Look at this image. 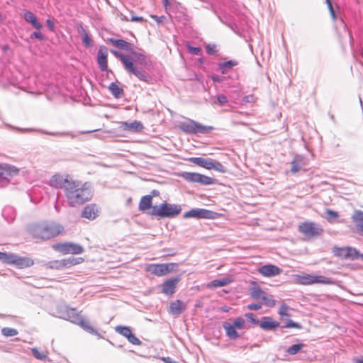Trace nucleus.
I'll use <instances>...</instances> for the list:
<instances>
[{
	"instance_id": "1",
	"label": "nucleus",
	"mask_w": 363,
	"mask_h": 363,
	"mask_svg": "<svg viewBox=\"0 0 363 363\" xmlns=\"http://www.w3.org/2000/svg\"><path fill=\"white\" fill-rule=\"evenodd\" d=\"M65 196L69 206L76 207L91 200L93 189L91 183L77 180L70 182L65 188Z\"/></svg>"
},
{
	"instance_id": "2",
	"label": "nucleus",
	"mask_w": 363,
	"mask_h": 363,
	"mask_svg": "<svg viewBox=\"0 0 363 363\" xmlns=\"http://www.w3.org/2000/svg\"><path fill=\"white\" fill-rule=\"evenodd\" d=\"M28 231L35 239L45 240L57 236L64 230V228L52 221L33 223L28 226Z\"/></svg>"
},
{
	"instance_id": "3",
	"label": "nucleus",
	"mask_w": 363,
	"mask_h": 363,
	"mask_svg": "<svg viewBox=\"0 0 363 363\" xmlns=\"http://www.w3.org/2000/svg\"><path fill=\"white\" fill-rule=\"evenodd\" d=\"M181 211L180 205L164 202L160 205L152 206L150 214L160 218H173L179 215Z\"/></svg>"
},
{
	"instance_id": "4",
	"label": "nucleus",
	"mask_w": 363,
	"mask_h": 363,
	"mask_svg": "<svg viewBox=\"0 0 363 363\" xmlns=\"http://www.w3.org/2000/svg\"><path fill=\"white\" fill-rule=\"evenodd\" d=\"M114 55L120 59L123 63L125 69L131 74L135 75L140 80L143 82H148L150 79L149 75L141 69H138L136 65H134L133 60L128 56L119 53L117 51H112Z\"/></svg>"
},
{
	"instance_id": "5",
	"label": "nucleus",
	"mask_w": 363,
	"mask_h": 363,
	"mask_svg": "<svg viewBox=\"0 0 363 363\" xmlns=\"http://www.w3.org/2000/svg\"><path fill=\"white\" fill-rule=\"evenodd\" d=\"M295 282L301 285H313L315 284L330 285L335 283L332 278L316 274H296Z\"/></svg>"
},
{
	"instance_id": "6",
	"label": "nucleus",
	"mask_w": 363,
	"mask_h": 363,
	"mask_svg": "<svg viewBox=\"0 0 363 363\" xmlns=\"http://www.w3.org/2000/svg\"><path fill=\"white\" fill-rule=\"evenodd\" d=\"M179 128L189 134H206L213 129L212 126L203 125L194 120L187 119L182 122Z\"/></svg>"
},
{
	"instance_id": "7",
	"label": "nucleus",
	"mask_w": 363,
	"mask_h": 363,
	"mask_svg": "<svg viewBox=\"0 0 363 363\" xmlns=\"http://www.w3.org/2000/svg\"><path fill=\"white\" fill-rule=\"evenodd\" d=\"M298 230L299 233L308 239L318 237L323 233L322 227L312 221H306L300 223L298 226Z\"/></svg>"
},
{
	"instance_id": "8",
	"label": "nucleus",
	"mask_w": 363,
	"mask_h": 363,
	"mask_svg": "<svg viewBox=\"0 0 363 363\" xmlns=\"http://www.w3.org/2000/svg\"><path fill=\"white\" fill-rule=\"evenodd\" d=\"M19 169L13 165L0 164V186H4L10 183L11 179L18 175Z\"/></svg>"
},
{
	"instance_id": "9",
	"label": "nucleus",
	"mask_w": 363,
	"mask_h": 363,
	"mask_svg": "<svg viewBox=\"0 0 363 363\" xmlns=\"http://www.w3.org/2000/svg\"><path fill=\"white\" fill-rule=\"evenodd\" d=\"M333 252L335 256L342 259L355 260L361 258L363 259V254H360L359 251L354 247H334Z\"/></svg>"
},
{
	"instance_id": "10",
	"label": "nucleus",
	"mask_w": 363,
	"mask_h": 363,
	"mask_svg": "<svg viewBox=\"0 0 363 363\" xmlns=\"http://www.w3.org/2000/svg\"><path fill=\"white\" fill-rule=\"evenodd\" d=\"M176 266L175 263L150 264L147 266L146 270L155 276L162 277L173 272Z\"/></svg>"
},
{
	"instance_id": "11",
	"label": "nucleus",
	"mask_w": 363,
	"mask_h": 363,
	"mask_svg": "<svg viewBox=\"0 0 363 363\" xmlns=\"http://www.w3.org/2000/svg\"><path fill=\"white\" fill-rule=\"evenodd\" d=\"M218 213L204 208H192L190 211L185 212L183 215L184 218H194L196 219L204 218V219H215L217 217Z\"/></svg>"
},
{
	"instance_id": "12",
	"label": "nucleus",
	"mask_w": 363,
	"mask_h": 363,
	"mask_svg": "<svg viewBox=\"0 0 363 363\" xmlns=\"http://www.w3.org/2000/svg\"><path fill=\"white\" fill-rule=\"evenodd\" d=\"M53 248L63 255L73 254L80 255L84 252V248L79 244L73 242L59 243L53 245Z\"/></svg>"
},
{
	"instance_id": "13",
	"label": "nucleus",
	"mask_w": 363,
	"mask_h": 363,
	"mask_svg": "<svg viewBox=\"0 0 363 363\" xmlns=\"http://www.w3.org/2000/svg\"><path fill=\"white\" fill-rule=\"evenodd\" d=\"M182 177L187 182L199 183L204 185L212 184L214 182V179L199 173L184 172Z\"/></svg>"
},
{
	"instance_id": "14",
	"label": "nucleus",
	"mask_w": 363,
	"mask_h": 363,
	"mask_svg": "<svg viewBox=\"0 0 363 363\" xmlns=\"http://www.w3.org/2000/svg\"><path fill=\"white\" fill-rule=\"evenodd\" d=\"M73 179H69L68 174L62 175L60 174H55L52 175L49 179L48 184L55 189H63L65 191L66 186Z\"/></svg>"
},
{
	"instance_id": "15",
	"label": "nucleus",
	"mask_w": 363,
	"mask_h": 363,
	"mask_svg": "<svg viewBox=\"0 0 363 363\" xmlns=\"http://www.w3.org/2000/svg\"><path fill=\"white\" fill-rule=\"evenodd\" d=\"M33 260L28 257H21L14 253H11L9 264L15 265L19 269L27 268L33 265Z\"/></svg>"
},
{
	"instance_id": "16",
	"label": "nucleus",
	"mask_w": 363,
	"mask_h": 363,
	"mask_svg": "<svg viewBox=\"0 0 363 363\" xmlns=\"http://www.w3.org/2000/svg\"><path fill=\"white\" fill-rule=\"evenodd\" d=\"M282 270L274 264H265L258 269V272L265 277H272L281 273Z\"/></svg>"
},
{
	"instance_id": "17",
	"label": "nucleus",
	"mask_w": 363,
	"mask_h": 363,
	"mask_svg": "<svg viewBox=\"0 0 363 363\" xmlns=\"http://www.w3.org/2000/svg\"><path fill=\"white\" fill-rule=\"evenodd\" d=\"M179 281V277L172 278L164 281L162 285V292L165 295L172 296L175 292Z\"/></svg>"
},
{
	"instance_id": "18",
	"label": "nucleus",
	"mask_w": 363,
	"mask_h": 363,
	"mask_svg": "<svg viewBox=\"0 0 363 363\" xmlns=\"http://www.w3.org/2000/svg\"><path fill=\"white\" fill-rule=\"evenodd\" d=\"M107 56L106 48L105 47H100L97 53V63L100 69L103 72L108 69Z\"/></svg>"
},
{
	"instance_id": "19",
	"label": "nucleus",
	"mask_w": 363,
	"mask_h": 363,
	"mask_svg": "<svg viewBox=\"0 0 363 363\" xmlns=\"http://www.w3.org/2000/svg\"><path fill=\"white\" fill-rule=\"evenodd\" d=\"M279 326V323L271 317L265 316L262 319L259 327L264 330H274Z\"/></svg>"
},
{
	"instance_id": "20",
	"label": "nucleus",
	"mask_w": 363,
	"mask_h": 363,
	"mask_svg": "<svg viewBox=\"0 0 363 363\" xmlns=\"http://www.w3.org/2000/svg\"><path fill=\"white\" fill-rule=\"evenodd\" d=\"M186 309V305L180 300H176L170 303L169 313L172 315H178Z\"/></svg>"
},
{
	"instance_id": "21",
	"label": "nucleus",
	"mask_w": 363,
	"mask_h": 363,
	"mask_svg": "<svg viewBox=\"0 0 363 363\" xmlns=\"http://www.w3.org/2000/svg\"><path fill=\"white\" fill-rule=\"evenodd\" d=\"M357 232L361 235L363 233V211H355L352 216Z\"/></svg>"
},
{
	"instance_id": "22",
	"label": "nucleus",
	"mask_w": 363,
	"mask_h": 363,
	"mask_svg": "<svg viewBox=\"0 0 363 363\" xmlns=\"http://www.w3.org/2000/svg\"><path fill=\"white\" fill-rule=\"evenodd\" d=\"M81 315L74 308H67L66 311L61 315V318L77 324Z\"/></svg>"
},
{
	"instance_id": "23",
	"label": "nucleus",
	"mask_w": 363,
	"mask_h": 363,
	"mask_svg": "<svg viewBox=\"0 0 363 363\" xmlns=\"http://www.w3.org/2000/svg\"><path fill=\"white\" fill-rule=\"evenodd\" d=\"M291 172L294 174L297 173L306 164L304 157L302 155H296L291 161Z\"/></svg>"
},
{
	"instance_id": "24",
	"label": "nucleus",
	"mask_w": 363,
	"mask_h": 363,
	"mask_svg": "<svg viewBox=\"0 0 363 363\" xmlns=\"http://www.w3.org/2000/svg\"><path fill=\"white\" fill-rule=\"evenodd\" d=\"M189 162L198 166L202 167L207 169H211V163L213 160L211 158L204 157H191L189 159Z\"/></svg>"
},
{
	"instance_id": "25",
	"label": "nucleus",
	"mask_w": 363,
	"mask_h": 363,
	"mask_svg": "<svg viewBox=\"0 0 363 363\" xmlns=\"http://www.w3.org/2000/svg\"><path fill=\"white\" fill-rule=\"evenodd\" d=\"M121 127L125 130L134 131V132L140 131L143 129V124L141 123V122L138 121H134L130 123L123 122Z\"/></svg>"
},
{
	"instance_id": "26",
	"label": "nucleus",
	"mask_w": 363,
	"mask_h": 363,
	"mask_svg": "<svg viewBox=\"0 0 363 363\" xmlns=\"http://www.w3.org/2000/svg\"><path fill=\"white\" fill-rule=\"evenodd\" d=\"M223 327L225 330L226 335L231 340H236L239 337V334L237 332V329L228 322H224Z\"/></svg>"
},
{
	"instance_id": "27",
	"label": "nucleus",
	"mask_w": 363,
	"mask_h": 363,
	"mask_svg": "<svg viewBox=\"0 0 363 363\" xmlns=\"http://www.w3.org/2000/svg\"><path fill=\"white\" fill-rule=\"evenodd\" d=\"M97 210L95 205L85 206L82 212V216L85 218L93 220L96 217Z\"/></svg>"
},
{
	"instance_id": "28",
	"label": "nucleus",
	"mask_w": 363,
	"mask_h": 363,
	"mask_svg": "<svg viewBox=\"0 0 363 363\" xmlns=\"http://www.w3.org/2000/svg\"><path fill=\"white\" fill-rule=\"evenodd\" d=\"M109 42H111L114 46L125 50L126 51L130 52L132 51V45L123 40V39H115V38H110L108 39Z\"/></svg>"
},
{
	"instance_id": "29",
	"label": "nucleus",
	"mask_w": 363,
	"mask_h": 363,
	"mask_svg": "<svg viewBox=\"0 0 363 363\" xmlns=\"http://www.w3.org/2000/svg\"><path fill=\"white\" fill-rule=\"evenodd\" d=\"M78 33L82 37V40L85 47H90L92 45V39L89 33L82 26L78 27Z\"/></svg>"
},
{
	"instance_id": "30",
	"label": "nucleus",
	"mask_w": 363,
	"mask_h": 363,
	"mask_svg": "<svg viewBox=\"0 0 363 363\" xmlns=\"http://www.w3.org/2000/svg\"><path fill=\"white\" fill-rule=\"evenodd\" d=\"M77 325H79L82 328H83L85 331L89 333L97 335V331L90 325L89 320L83 318L82 315L79 319Z\"/></svg>"
},
{
	"instance_id": "31",
	"label": "nucleus",
	"mask_w": 363,
	"mask_h": 363,
	"mask_svg": "<svg viewBox=\"0 0 363 363\" xmlns=\"http://www.w3.org/2000/svg\"><path fill=\"white\" fill-rule=\"evenodd\" d=\"M152 197L150 195L143 196L139 203V209L142 211H146L150 208L152 209Z\"/></svg>"
},
{
	"instance_id": "32",
	"label": "nucleus",
	"mask_w": 363,
	"mask_h": 363,
	"mask_svg": "<svg viewBox=\"0 0 363 363\" xmlns=\"http://www.w3.org/2000/svg\"><path fill=\"white\" fill-rule=\"evenodd\" d=\"M84 261L82 257H68L61 259L62 269L68 268L72 266L82 263Z\"/></svg>"
},
{
	"instance_id": "33",
	"label": "nucleus",
	"mask_w": 363,
	"mask_h": 363,
	"mask_svg": "<svg viewBox=\"0 0 363 363\" xmlns=\"http://www.w3.org/2000/svg\"><path fill=\"white\" fill-rule=\"evenodd\" d=\"M231 282H232V279L230 277H224L220 279L213 280L208 284V287L217 288V287L225 286Z\"/></svg>"
},
{
	"instance_id": "34",
	"label": "nucleus",
	"mask_w": 363,
	"mask_h": 363,
	"mask_svg": "<svg viewBox=\"0 0 363 363\" xmlns=\"http://www.w3.org/2000/svg\"><path fill=\"white\" fill-rule=\"evenodd\" d=\"M2 215L8 222H12L16 218L15 209L11 206H6L3 209Z\"/></svg>"
},
{
	"instance_id": "35",
	"label": "nucleus",
	"mask_w": 363,
	"mask_h": 363,
	"mask_svg": "<svg viewBox=\"0 0 363 363\" xmlns=\"http://www.w3.org/2000/svg\"><path fill=\"white\" fill-rule=\"evenodd\" d=\"M130 52L133 57V60L136 63H138L142 66H144V67H145L147 65L148 60L145 55H144L143 54L135 52L133 50H132V51H130Z\"/></svg>"
},
{
	"instance_id": "36",
	"label": "nucleus",
	"mask_w": 363,
	"mask_h": 363,
	"mask_svg": "<svg viewBox=\"0 0 363 363\" xmlns=\"http://www.w3.org/2000/svg\"><path fill=\"white\" fill-rule=\"evenodd\" d=\"M109 90L113 96L116 98H121L123 94V90L116 83L112 82L109 85Z\"/></svg>"
},
{
	"instance_id": "37",
	"label": "nucleus",
	"mask_w": 363,
	"mask_h": 363,
	"mask_svg": "<svg viewBox=\"0 0 363 363\" xmlns=\"http://www.w3.org/2000/svg\"><path fill=\"white\" fill-rule=\"evenodd\" d=\"M115 330L116 333L125 337L126 339L130 337V336L132 335L130 328L128 326L118 325L115 328Z\"/></svg>"
},
{
	"instance_id": "38",
	"label": "nucleus",
	"mask_w": 363,
	"mask_h": 363,
	"mask_svg": "<svg viewBox=\"0 0 363 363\" xmlns=\"http://www.w3.org/2000/svg\"><path fill=\"white\" fill-rule=\"evenodd\" d=\"M115 330L116 333L125 337L126 339L130 337V336L132 335L130 328L128 326L118 325L115 328Z\"/></svg>"
},
{
	"instance_id": "39",
	"label": "nucleus",
	"mask_w": 363,
	"mask_h": 363,
	"mask_svg": "<svg viewBox=\"0 0 363 363\" xmlns=\"http://www.w3.org/2000/svg\"><path fill=\"white\" fill-rule=\"evenodd\" d=\"M43 267L46 269H62V262L61 260H52L43 263Z\"/></svg>"
},
{
	"instance_id": "40",
	"label": "nucleus",
	"mask_w": 363,
	"mask_h": 363,
	"mask_svg": "<svg viewBox=\"0 0 363 363\" xmlns=\"http://www.w3.org/2000/svg\"><path fill=\"white\" fill-rule=\"evenodd\" d=\"M267 293L262 290V289L259 286L253 287L251 289V296L255 299H262L264 298V295Z\"/></svg>"
},
{
	"instance_id": "41",
	"label": "nucleus",
	"mask_w": 363,
	"mask_h": 363,
	"mask_svg": "<svg viewBox=\"0 0 363 363\" xmlns=\"http://www.w3.org/2000/svg\"><path fill=\"white\" fill-rule=\"evenodd\" d=\"M303 347V345H302V344L293 345L290 346L289 347H288V349L286 350V352L291 355L296 354L298 352H299L301 350Z\"/></svg>"
},
{
	"instance_id": "42",
	"label": "nucleus",
	"mask_w": 363,
	"mask_h": 363,
	"mask_svg": "<svg viewBox=\"0 0 363 363\" xmlns=\"http://www.w3.org/2000/svg\"><path fill=\"white\" fill-rule=\"evenodd\" d=\"M1 334L5 337H13L18 334V330L11 328H3L1 329Z\"/></svg>"
},
{
	"instance_id": "43",
	"label": "nucleus",
	"mask_w": 363,
	"mask_h": 363,
	"mask_svg": "<svg viewBox=\"0 0 363 363\" xmlns=\"http://www.w3.org/2000/svg\"><path fill=\"white\" fill-rule=\"evenodd\" d=\"M237 330H241L242 328H245V320L241 318H237L234 320V321L231 323Z\"/></svg>"
},
{
	"instance_id": "44",
	"label": "nucleus",
	"mask_w": 363,
	"mask_h": 363,
	"mask_svg": "<svg viewBox=\"0 0 363 363\" xmlns=\"http://www.w3.org/2000/svg\"><path fill=\"white\" fill-rule=\"evenodd\" d=\"M211 166H213L211 167V169H213L221 173L226 172V168L220 162L214 161L213 160Z\"/></svg>"
},
{
	"instance_id": "45",
	"label": "nucleus",
	"mask_w": 363,
	"mask_h": 363,
	"mask_svg": "<svg viewBox=\"0 0 363 363\" xmlns=\"http://www.w3.org/2000/svg\"><path fill=\"white\" fill-rule=\"evenodd\" d=\"M33 355L38 359L43 360L47 357V353L40 352L37 348L31 349Z\"/></svg>"
},
{
	"instance_id": "46",
	"label": "nucleus",
	"mask_w": 363,
	"mask_h": 363,
	"mask_svg": "<svg viewBox=\"0 0 363 363\" xmlns=\"http://www.w3.org/2000/svg\"><path fill=\"white\" fill-rule=\"evenodd\" d=\"M262 300L264 301V304L268 307H273L276 304V301L274 300L272 296H269L267 294L264 295V298H262Z\"/></svg>"
},
{
	"instance_id": "47",
	"label": "nucleus",
	"mask_w": 363,
	"mask_h": 363,
	"mask_svg": "<svg viewBox=\"0 0 363 363\" xmlns=\"http://www.w3.org/2000/svg\"><path fill=\"white\" fill-rule=\"evenodd\" d=\"M289 307L286 303H282L279 307L278 313L281 317H284V316L288 317L290 315L289 313Z\"/></svg>"
},
{
	"instance_id": "48",
	"label": "nucleus",
	"mask_w": 363,
	"mask_h": 363,
	"mask_svg": "<svg viewBox=\"0 0 363 363\" xmlns=\"http://www.w3.org/2000/svg\"><path fill=\"white\" fill-rule=\"evenodd\" d=\"M326 213L328 215L327 219L329 222H333L334 219L338 217L337 212L330 209H327Z\"/></svg>"
},
{
	"instance_id": "49",
	"label": "nucleus",
	"mask_w": 363,
	"mask_h": 363,
	"mask_svg": "<svg viewBox=\"0 0 363 363\" xmlns=\"http://www.w3.org/2000/svg\"><path fill=\"white\" fill-rule=\"evenodd\" d=\"M245 316L252 324L257 325L259 323V320L254 315L253 313H247L245 314Z\"/></svg>"
},
{
	"instance_id": "50",
	"label": "nucleus",
	"mask_w": 363,
	"mask_h": 363,
	"mask_svg": "<svg viewBox=\"0 0 363 363\" xmlns=\"http://www.w3.org/2000/svg\"><path fill=\"white\" fill-rule=\"evenodd\" d=\"M238 65V62L236 61H234V60H228L227 62H223V63H220L219 65V66L221 67V68H232L233 67L235 66Z\"/></svg>"
},
{
	"instance_id": "51",
	"label": "nucleus",
	"mask_w": 363,
	"mask_h": 363,
	"mask_svg": "<svg viewBox=\"0 0 363 363\" xmlns=\"http://www.w3.org/2000/svg\"><path fill=\"white\" fill-rule=\"evenodd\" d=\"M127 340L134 345H140L142 344V342L133 333Z\"/></svg>"
},
{
	"instance_id": "52",
	"label": "nucleus",
	"mask_w": 363,
	"mask_h": 363,
	"mask_svg": "<svg viewBox=\"0 0 363 363\" xmlns=\"http://www.w3.org/2000/svg\"><path fill=\"white\" fill-rule=\"evenodd\" d=\"M10 255H11V253L0 252V260L3 263L9 264V260L10 259Z\"/></svg>"
},
{
	"instance_id": "53",
	"label": "nucleus",
	"mask_w": 363,
	"mask_h": 363,
	"mask_svg": "<svg viewBox=\"0 0 363 363\" xmlns=\"http://www.w3.org/2000/svg\"><path fill=\"white\" fill-rule=\"evenodd\" d=\"M188 50L196 55H200L201 54V50L200 48L193 47L191 45H187Z\"/></svg>"
},
{
	"instance_id": "54",
	"label": "nucleus",
	"mask_w": 363,
	"mask_h": 363,
	"mask_svg": "<svg viewBox=\"0 0 363 363\" xmlns=\"http://www.w3.org/2000/svg\"><path fill=\"white\" fill-rule=\"evenodd\" d=\"M35 17V16L31 11H26L24 13V19L28 23H30L33 20V18Z\"/></svg>"
},
{
	"instance_id": "55",
	"label": "nucleus",
	"mask_w": 363,
	"mask_h": 363,
	"mask_svg": "<svg viewBox=\"0 0 363 363\" xmlns=\"http://www.w3.org/2000/svg\"><path fill=\"white\" fill-rule=\"evenodd\" d=\"M285 327L288 328H300L301 325L298 323H296V322L293 321L292 320H289L286 323Z\"/></svg>"
},
{
	"instance_id": "56",
	"label": "nucleus",
	"mask_w": 363,
	"mask_h": 363,
	"mask_svg": "<svg viewBox=\"0 0 363 363\" xmlns=\"http://www.w3.org/2000/svg\"><path fill=\"white\" fill-rule=\"evenodd\" d=\"M29 23H30L33 28L38 30L41 29L43 27L42 24L38 21L36 17L33 18Z\"/></svg>"
},
{
	"instance_id": "57",
	"label": "nucleus",
	"mask_w": 363,
	"mask_h": 363,
	"mask_svg": "<svg viewBox=\"0 0 363 363\" xmlns=\"http://www.w3.org/2000/svg\"><path fill=\"white\" fill-rule=\"evenodd\" d=\"M47 134L55 136H71L74 137L72 134L69 132H57V133H46Z\"/></svg>"
},
{
	"instance_id": "58",
	"label": "nucleus",
	"mask_w": 363,
	"mask_h": 363,
	"mask_svg": "<svg viewBox=\"0 0 363 363\" xmlns=\"http://www.w3.org/2000/svg\"><path fill=\"white\" fill-rule=\"evenodd\" d=\"M217 100L220 104H225L228 102L227 97L223 94H220L217 96Z\"/></svg>"
},
{
	"instance_id": "59",
	"label": "nucleus",
	"mask_w": 363,
	"mask_h": 363,
	"mask_svg": "<svg viewBox=\"0 0 363 363\" xmlns=\"http://www.w3.org/2000/svg\"><path fill=\"white\" fill-rule=\"evenodd\" d=\"M215 48L216 46L214 45H207L206 46V52L209 55H213L216 52Z\"/></svg>"
},
{
	"instance_id": "60",
	"label": "nucleus",
	"mask_w": 363,
	"mask_h": 363,
	"mask_svg": "<svg viewBox=\"0 0 363 363\" xmlns=\"http://www.w3.org/2000/svg\"><path fill=\"white\" fill-rule=\"evenodd\" d=\"M262 308L261 304L259 303H251L247 305V308L250 310L257 311Z\"/></svg>"
},
{
	"instance_id": "61",
	"label": "nucleus",
	"mask_w": 363,
	"mask_h": 363,
	"mask_svg": "<svg viewBox=\"0 0 363 363\" xmlns=\"http://www.w3.org/2000/svg\"><path fill=\"white\" fill-rule=\"evenodd\" d=\"M32 38H37V39H39V40H43L44 39V36L43 35L40 33V32H38V31H35L33 32L32 34H31V36H30Z\"/></svg>"
},
{
	"instance_id": "62",
	"label": "nucleus",
	"mask_w": 363,
	"mask_h": 363,
	"mask_svg": "<svg viewBox=\"0 0 363 363\" xmlns=\"http://www.w3.org/2000/svg\"><path fill=\"white\" fill-rule=\"evenodd\" d=\"M211 79L214 82H223V77L222 76H219V75H217V74H213L211 76Z\"/></svg>"
},
{
	"instance_id": "63",
	"label": "nucleus",
	"mask_w": 363,
	"mask_h": 363,
	"mask_svg": "<svg viewBox=\"0 0 363 363\" xmlns=\"http://www.w3.org/2000/svg\"><path fill=\"white\" fill-rule=\"evenodd\" d=\"M46 24H47V26H48V28H49L51 31H53V30H54V29H55V23H54V22H53V21H52V20H51V19H50V18H49V19H47V21H46Z\"/></svg>"
},
{
	"instance_id": "64",
	"label": "nucleus",
	"mask_w": 363,
	"mask_h": 363,
	"mask_svg": "<svg viewBox=\"0 0 363 363\" xmlns=\"http://www.w3.org/2000/svg\"><path fill=\"white\" fill-rule=\"evenodd\" d=\"M243 101L245 102H247V103H250V102H253L254 101V96L253 95H248V96H246L243 98Z\"/></svg>"
}]
</instances>
